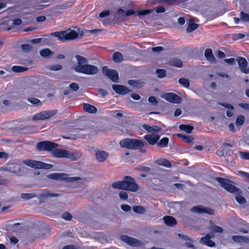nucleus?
<instances>
[{"label":"nucleus","mask_w":249,"mask_h":249,"mask_svg":"<svg viewBox=\"0 0 249 249\" xmlns=\"http://www.w3.org/2000/svg\"><path fill=\"white\" fill-rule=\"evenodd\" d=\"M170 64L178 68H181L183 65L182 61L177 58H174L171 60L170 61Z\"/></svg>","instance_id":"30"},{"label":"nucleus","mask_w":249,"mask_h":249,"mask_svg":"<svg viewBox=\"0 0 249 249\" xmlns=\"http://www.w3.org/2000/svg\"><path fill=\"white\" fill-rule=\"evenodd\" d=\"M23 162L26 165L35 168V169H39V163L40 161H36L32 160H26L23 161Z\"/></svg>","instance_id":"26"},{"label":"nucleus","mask_w":249,"mask_h":249,"mask_svg":"<svg viewBox=\"0 0 249 249\" xmlns=\"http://www.w3.org/2000/svg\"><path fill=\"white\" fill-rule=\"evenodd\" d=\"M127 83L129 85L134 88H141L144 84V83L140 80H129Z\"/></svg>","instance_id":"28"},{"label":"nucleus","mask_w":249,"mask_h":249,"mask_svg":"<svg viewBox=\"0 0 249 249\" xmlns=\"http://www.w3.org/2000/svg\"><path fill=\"white\" fill-rule=\"evenodd\" d=\"M53 167V165L51 164L40 161L39 169H51Z\"/></svg>","instance_id":"46"},{"label":"nucleus","mask_w":249,"mask_h":249,"mask_svg":"<svg viewBox=\"0 0 249 249\" xmlns=\"http://www.w3.org/2000/svg\"><path fill=\"white\" fill-rule=\"evenodd\" d=\"M232 238L235 242H240L244 241L245 237L240 235H233Z\"/></svg>","instance_id":"53"},{"label":"nucleus","mask_w":249,"mask_h":249,"mask_svg":"<svg viewBox=\"0 0 249 249\" xmlns=\"http://www.w3.org/2000/svg\"><path fill=\"white\" fill-rule=\"evenodd\" d=\"M117 14L118 16H119L120 17H125V11L123 10V9L122 8H119L117 11Z\"/></svg>","instance_id":"59"},{"label":"nucleus","mask_w":249,"mask_h":249,"mask_svg":"<svg viewBox=\"0 0 249 249\" xmlns=\"http://www.w3.org/2000/svg\"><path fill=\"white\" fill-rule=\"evenodd\" d=\"M204 55L206 59L210 62H215L216 59L213 54L212 50L211 49H207L204 52Z\"/></svg>","instance_id":"20"},{"label":"nucleus","mask_w":249,"mask_h":249,"mask_svg":"<svg viewBox=\"0 0 249 249\" xmlns=\"http://www.w3.org/2000/svg\"><path fill=\"white\" fill-rule=\"evenodd\" d=\"M169 143V138L164 137L162 138L159 142H157V146L160 148L166 147Z\"/></svg>","instance_id":"29"},{"label":"nucleus","mask_w":249,"mask_h":249,"mask_svg":"<svg viewBox=\"0 0 249 249\" xmlns=\"http://www.w3.org/2000/svg\"><path fill=\"white\" fill-rule=\"evenodd\" d=\"M62 217L66 220H71L72 218V215L69 212H64L62 215Z\"/></svg>","instance_id":"51"},{"label":"nucleus","mask_w":249,"mask_h":249,"mask_svg":"<svg viewBox=\"0 0 249 249\" xmlns=\"http://www.w3.org/2000/svg\"><path fill=\"white\" fill-rule=\"evenodd\" d=\"M135 169L138 171L144 172L147 174H149L151 171V168L150 167L142 166L138 167L136 168Z\"/></svg>","instance_id":"42"},{"label":"nucleus","mask_w":249,"mask_h":249,"mask_svg":"<svg viewBox=\"0 0 249 249\" xmlns=\"http://www.w3.org/2000/svg\"><path fill=\"white\" fill-rule=\"evenodd\" d=\"M239 106L245 110H249V104L240 103Z\"/></svg>","instance_id":"62"},{"label":"nucleus","mask_w":249,"mask_h":249,"mask_svg":"<svg viewBox=\"0 0 249 249\" xmlns=\"http://www.w3.org/2000/svg\"><path fill=\"white\" fill-rule=\"evenodd\" d=\"M113 60L115 62H121L123 60V55L121 53L117 52L113 54Z\"/></svg>","instance_id":"37"},{"label":"nucleus","mask_w":249,"mask_h":249,"mask_svg":"<svg viewBox=\"0 0 249 249\" xmlns=\"http://www.w3.org/2000/svg\"><path fill=\"white\" fill-rule=\"evenodd\" d=\"M62 68V67L61 65L59 64H56L52 66L51 67H50L49 69L51 71H57L61 70Z\"/></svg>","instance_id":"54"},{"label":"nucleus","mask_w":249,"mask_h":249,"mask_svg":"<svg viewBox=\"0 0 249 249\" xmlns=\"http://www.w3.org/2000/svg\"><path fill=\"white\" fill-rule=\"evenodd\" d=\"M111 187L114 189H122L131 192H136L139 189V185L135 179L129 176H125L122 181L114 182Z\"/></svg>","instance_id":"3"},{"label":"nucleus","mask_w":249,"mask_h":249,"mask_svg":"<svg viewBox=\"0 0 249 249\" xmlns=\"http://www.w3.org/2000/svg\"><path fill=\"white\" fill-rule=\"evenodd\" d=\"M112 87L114 91L118 94L125 95L131 91L127 87L122 85L114 84Z\"/></svg>","instance_id":"15"},{"label":"nucleus","mask_w":249,"mask_h":249,"mask_svg":"<svg viewBox=\"0 0 249 249\" xmlns=\"http://www.w3.org/2000/svg\"><path fill=\"white\" fill-rule=\"evenodd\" d=\"M66 176L65 173H52L47 176V178L52 179L64 180V176Z\"/></svg>","instance_id":"27"},{"label":"nucleus","mask_w":249,"mask_h":249,"mask_svg":"<svg viewBox=\"0 0 249 249\" xmlns=\"http://www.w3.org/2000/svg\"><path fill=\"white\" fill-rule=\"evenodd\" d=\"M159 133L147 134L144 136V139L150 145H153L155 144H157L158 142L159 141L160 135Z\"/></svg>","instance_id":"13"},{"label":"nucleus","mask_w":249,"mask_h":249,"mask_svg":"<svg viewBox=\"0 0 249 249\" xmlns=\"http://www.w3.org/2000/svg\"><path fill=\"white\" fill-rule=\"evenodd\" d=\"M144 142L142 140L132 139L131 149L139 150L143 153H146V151L143 148Z\"/></svg>","instance_id":"11"},{"label":"nucleus","mask_w":249,"mask_h":249,"mask_svg":"<svg viewBox=\"0 0 249 249\" xmlns=\"http://www.w3.org/2000/svg\"><path fill=\"white\" fill-rule=\"evenodd\" d=\"M119 196L121 199L123 200H127L128 198V195L124 191H121L119 193Z\"/></svg>","instance_id":"52"},{"label":"nucleus","mask_w":249,"mask_h":249,"mask_svg":"<svg viewBox=\"0 0 249 249\" xmlns=\"http://www.w3.org/2000/svg\"><path fill=\"white\" fill-rule=\"evenodd\" d=\"M179 128L181 130L184 131L188 133H191L194 129L193 126L188 124H181L179 125Z\"/></svg>","instance_id":"34"},{"label":"nucleus","mask_w":249,"mask_h":249,"mask_svg":"<svg viewBox=\"0 0 249 249\" xmlns=\"http://www.w3.org/2000/svg\"><path fill=\"white\" fill-rule=\"evenodd\" d=\"M238 154L241 159L249 160V152L239 151Z\"/></svg>","instance_id":"43"},{"label":"nucleus","mask_w":249,"mask_h":249,"mask_svg":"<svg viewBox=\"0 0 249 249\" xmlns=\"http://www.w3.org/2000/svg\"><path fill=\"white\" fill-rule=\"evenodd\" d=\"M192 210L200 213H207L210 215H213L214 213L213 209L201 205L193 207Z\"/></svg>","instance_id":"14"},{"label":"nucleus","mask_w":249,"mask_h":249,"mask_svg":"<svg viewBox=\"0 0 249 249\" xmlns=\"http://www.w3.org/2000/svg\"><path fill=\"white\" fill-rule=\"evenodd\" d=\"M21 48L23 51L26 52H29L32 49V46L28 44L21 45Z\"/></svg>","instance_id":"49"},{"label":"nucleus","mask_w":249,"mask_h":249,"mask_svg":"<svg viewBox=\"0 0 249 249\" xmlns=\"http://www.w3.org/2000/svg\"><path fill=\"white\" fill-rule=\"evenodd\" d=\"M162 98L173 104H179L182 101V99L179 95L172 92L164 93Z\"/></svg>","instance_id":"10"},{"label":"nucleus","mask_w":249,"mask_h":249,"mask_svg":"<svg viewBox=\"0 0 249 249\" xmlns=\"http://www.w3.org/2000/svg\"><path fill=\"white\" fill-rule=\"evenodd\" d=\"M52 154L53 156L55 158H65L71 159L72 160H75V157L73 153L60 148H55V149L53 150Z\"/></svg>","instance_id":"5"},{"label":"nucleus","mask_w":249,"mask_h":249,"mask_svg":"<svg viewBox=\"0 0 249 249\" xmlns=\"http://www.w3.org/2000/svg\"><path fill=\"white\" fill-rule=\"evenodd\" d=\"M156 11L157 13H162L165 11V9L163 7L159 6L156 8Z\"/></svg>","instance_id":"64"},{"label":"nucleus","mask_w":249,"mask_h":249,"mask_svg":"<svg viewBox=\"0 0 249 249\" xmlns=\"http://www.w3.org/2000/svg\"><path fill=\"white\" fill-rule=\"evenodd\" d=\"M83 109L85 111L91 114L96 113L97 111V109L95 107L88 103L84 104Z\"/></svg>","instance_id":"23"},{"label":"nucleus","mask_w":249,"mask_h":249,"mask_svg":"<svg viewBox=\"0 0 249 249\" xmlns=\"http://www.w3.org/2000/svg\"><path fill=\"white\" fill-rule=\"evenodd\" d=\"M28 68L20 66H14L12 67V70L15 72H22L27 71Z\"/></svg>","instance_id":"36"},{"label":"nucleus","mask_w":249,"mask_h":249,"mask_svg":"<svg viewBox=\"0 0 249 249\" xmlns=\"http://www.w3.org/2000/svg\"><path fill=\"white\" fill-rule=\"evenodd\" d=\"M239 68L242 72L245 74L249 73V68L247 67L248 62L245 58L239 56L237 58Z\"/></svg>","instance_id":"12"},{"label":"nucleus","mask_w":249,"mask_h":249,"mask_svg":"<svg viewBox=\"0 0 249 249\" xmlns=\"http://www.w3.org/2000/svg\"><path fill=\"white\" fill-rule=\"evenodd\" d=\"M39 53L42 57H46L51 55L52 52L49 49L46 48L40 50Z\"/></svg>","instance_id":"40"},{"label":"nucleus","mask_w":249,"mask_h":249,"mask_svg":"<svg viewBox=\"0 0 249 249\" xmlns=\"http://www.w3.org/2000/svg\"><path fill=\"white\" fill-rule=\"evenodd\" d=\"M103 74L107 76L113 82H118L119 76L118 72L115 70L109 69L107 67L104 66L102 69Z\"/></svg>","instance_id":"8"},{"label":"nucleus","mask_w":249,"mask_h":249,"mask_svg":"<svg viewBox=\"0 0 249 249\" xmlns=\"http://www.w3.org/2000/svg\"><path fill=\"white\" fill-rule=\"evenodd\" d=\"M225 61L230 65H233L235 63V59L234 58L225 59Z\"/></svg>","instance_id":"60"},{"label":"nucleus","mask_w":249,"mask_h":249,"mask_svg":"<svg viewBox=\"0 0 249 249\" xmlns=\"http://www.w3.org/2000/svg\"><path fill=\"white\" fill-rule=\"evenodd\" d=\"M156 72L159 78H162L166 76V72L164 69H157Z\"/></svg>","instance_id":"41"},{"label":"nucleus","mask_w":249,"mask_h":249,"mask_svg":"<svg viewBox=\"0 0 249 249\" xmlns=\"http://www.w3.org/2000/svg\"><path fill=\"white\" fill-rule=\"evenodd\" d=\"M36 196L35 193H22L20 195L21 198L25 200H28Z\"/></svg>","instance_id":"39"},{"label":"nucleus","mask_w":249,"mask_h":249,"mask_svg":"<svg viewBox=\"0 0 249 249\" xmlns=\"http://www.w3.org/2000/svg\"><path fill=\"white\" fill-rule=\"evenodd\" d=\"M120 239L131 247H139L141 246V243L139 240L126 235H121Z\"/></svg>","instance_id":"9"},{"label":"nucleus","mask_w":249,"mask_h":249,"mask_svg":"<svg viewBox=\"0 0 249 249\" xmlns=\"http://www.w3.org/2000/svg\"><path fill=\"white\" fill-rule=\"evenodd\" d=\"M57 37L60 40L65 41L72 40L78 37V35L75 30L69 29V32L63 31L56 32L52 34Z\"/></svg>","instance_id":"4"},{"label":"nucleus","mask_w":249,"mask_h":249,"mask_svg":"<svg viewBox=\"0 0 249 249\" xmlns=\"http://www.w3.org/2000/svg\"><path fill=\"white\" fill-rule=\"evenodd\" d=\"M155 163L157 165L162 166L167 168H170L172 164L170 161L164 158H160L155 161Z\"/></svg>","instance_id":"19"},{"label":"nucleus","mask_w":249,"mask_h":249,"mask_svg":"<svg viewBox=\"0 0 249 249\" xmlns=\"http://www.w3.org/2000/svg\"><path fill=\"white\" fill-rule=\"evenodd\" d=\"M219 104L220 106H221L223 107H225V108H229L231 110L234 109V107L233 106V105H232L231 104L226 103H219Z\"/></svg>","instance_id":"55"},{"label":"nucleus","mask_w":249,"mask_h":249,"mask_svg":"<svg viewBox=\"0 0 249 249\" xmlns=\"http://www.w3.org/2000/svg\"><path fill=\"white\" fill-rule=\"evenodd\" d=\"M27 100L31 104L36 106L40 105L41 104V101L39 99L35 97L28 98Z\"/></svg>","instance_id":"44"},{"label":"nucleus","mask_w":249,"mask_h":249,"mask_svg":"<svg viewBox=\"0 0 249 249\" xmlns=\"http://www.w3.org/2000/svg\"><path fill=\"white\" fill-rule=\"evenodd\" d=\"M58 144L54 142L45 141L39 142L36 143V148L39 151H51L53 149L57 147Z\"/></svg>","instance_id":"6"},{"label":"nucleus","mask_w":249,"mask_h":249,"mask_svg":"<svg viewBox=\"0 0 249 249\" xmlns=\"http://www.w3.org/2000/svg\"><path fill=\"white\" fill-rule=\"evenodd\" d=\"M19 169L18 165L13 163L9 165L8 167L6 168V171L13 173H17Z\"/></svg>","instance_id":"31"},{"label":"nucleus","mask_w":249,"mask_h":249,"mask_svg":"<svg viewBox=\"0 0 249 249\" xmlns=\"http://www.w3.org/2000/svg\"><path fill=\"white\" fill-rule=\"evenodd\" d=\"M132 139L124 138L121 140L119 142V145L121 147L125 148L128 149H131Z\"/></svg>","instance_id":"21"},{"label":"nucleus","mask_w":249,"mask_h":249,"mask_svg":"<svg viewBox=\"0 0 249 249\" xmlns=\"http://www.w3.org/2000/svg\"><path fill=\"white\" fill-rule=\"evenodd\" d=\"M240 18L244 22L249 21V14L241 11L240 13Z\"/></svg>","instance_id":"48"},{"label":"nucleus","mask_w":249,"mask_h":249,"mask_svg":"<svg viewBox=\"0 0 249 249\" xmlns=\"http://www.w3.org/2000/svg\"><path fill=\"white\" fill-rule=\"evenodd\" d=\"M70 88L73 91H77L79 89V86L77 83H72L70 85Z\"/></svg>","instance_id":"58"},{"label":"nucleus","mask_w":249,"mask_h":249,"mask_svg":"<svg viewBox=\"0 0 249 249\" xmlns=\"http://www.w3.org/2000/svg\"><path fill=\"white\" fill-rule=\"evenodd\" d=\"M57 112V110H49L46 111H43L38 113L33 116V120H44L49 119L52 116H53Z\"/></svg>","instance_id":"7"},{"label":"nucleus","mask_w":249,"mask_h":249,"mask_svg":"<svg viewBox=\"0 0 249 249\" xmlns=\"http://www.w3.org/2000/svg\"><path fill=\"white\" fill-rule=\"evenodd\" d=\"M59 195L56 193H51L48 190H44L43 192L38 195V198L40 201H44V200L49 197H57Z\"/></svg>","instance_id":"18"},{"label":"nucleus","mask_w":249,"mask_h":249,"mask_svg":"<svg viewBox=\"0 0 249 249\" xmlns=\"http://www.w3.org/2000/svg\"><path fill=\"white\" fill-rule=\"evenodd\" d=\"M198 27V24L195 23L193 21H190L189 24L186 28V31L188 33H190L195 30Z\"/></svg>","instance_id":"38"},{"label":"nucleus","mask_w":249,"mask_h":249,"mask_svg":"<svg viewBox=\"0 0 249 249\" xmlns=\"http://www.w3.org/2000/svg\"><path fill=\"white\" fill-rule=\"evenodd\" d=\"M149 102L150 103L157 105L158 104V101L156 100V98L154 96H150L148 98V99Z\"/></svg>","instance_id":"61"},{"label":"nucleus","mask_w":249,"mask_h":249,"mask_svg":"<svg viewBox=\"0 0 249 249\" xmlns=\"http://www.w3.org/2000/svg\"><path fill=\"white\" fill-rule=\"evenodd\" d=\"M163 219L167 226H174L177 224L176 219L172 216L166 215L164 216Z\"/></svg>","instance_id":"22"},{"label":"nucleus","mask_w":249,"mask_h":249,"mask_svg":"<svg viewBox=\"0 0 249 249\" xmlns=\"http://www.w3.org/2000/svg\"><path fill=\"white\" fill-rule=\"evenodd\" d=\"M81 179V178L79 177L64 178V180H66L68 182H74L80 180Z\"/></svg>","instance_id":"50"},{"label":"nucleus","mask_w":249,"mask_h":249,"mask_svg":"<svg viewBox=\"0 0 249 249\" xmlns=\"http://www.w3.org/2000/svg\"><path fill=\"white\" fill-rule=\"evenodd\" d=\"M133 212L135 213L143 214L146 212L145 208L142 206H134L132 207Z\"/></svg>","instance_id":"32"},{"label":"nucleus","mask_w":249,"mask_h":249,"mask_svg":"<svg viewBox=\"0 0 249 249\" xmlns=\"http://www.w3.org/2000/svg\"><path fill=\"white\" fill-rule=\"evenodd\" d=\"M152 12L151 10L150 9H146V10H143L141 11H134L133 9H129L128 10H127L125 11V17H128L131 15H135L136 14L137 16H145L148 15L150 14Z\"/></svg>","instance_id":"16"},{"label":"nucleus","mask_w":249,"mask_h":249,"mask_svg":"<svg viewBox=\"0 0 249 249\" xmlns=\"http://www.w3.org/2000/svg\"><path fill=\"white\" fill-rule=\"evenodd\" d=\"M177 136L186 142L190 143L194 140V138L190 136H187L181 134H177Z\"/></svg>","instance_id":"33"},{"label":"nucleus","mask_w":249,"mask_h":249,"mask_svg":"<svg viewBox=\"0 0 249 249\" xmlns=\"http://www.w3.org/2000/svg\"><path fill=\"white\" fill-rule=\"evenodd\" d=\"M110 14V12L109 10H104L100 13L99 16L101 18H104L106 16H109Z\"/></svg>","instance_id":"56"},{"label":"nucleus","mask_w":249,"mask_h":249,"mask_svg":"<svg viewBox=\"0 0 249 249\" xmlns=\"http://www.w3.org/2000/svg\"><path fill=\"white\" fill-rule=\"evenodd\" d=\"M97 160L99 162L105 161L108 157V154L105 151H98L96 153Z\"/></svg>","instance_id":"24"},{"label":"nucleus","mask_w":249,"mask_h":249,"mask_svg":"<svg viewBox=\"0 0 249 249\" xmlns=\"http://www.w3.org/2000/svg\"><path fill=\"white\" fill-rule=\"evenodd\" d=\"M211 230L214 232L221 233L223 231V229L219 226L213 225L211 226Z\"/></svg>","instance_id":"47"},{"label":"nucleus","mask_w":249,"mask_h":249,"mask_svg":"<svg viewBox=\"0 0 249 249\" xmlns=\"http://www.w3.org/2000/svg\"><path fill=\"white\" fill-rule=\"evenodd\" d=\"M121 208L124 211L127 212L131 210V207L128 204H122Z\"/></svg>","instance_id":"57"},{"label":"nucleus","mask_w":249,"mask_h":249,"mask_svg":"<svg viewBox=\"0 0 249 249\" xmlns=\"http://www.w3.org/2000/svg\"><path fill=\"white\" fill-rule=\"evenodd\" d=\"M245 120V118L243 115H239L236 118L235 124L238 126L241 125L244 123Z\"/></svg>","instance_id":"45"},{"label":"nucleus","mask_w":249,"mask_h":249,"mask_svg":"<svg viewBox=\"0 0 249 249\" xmlns=\"http://www.w3.org/2000/svg\"><path fill=\"white\" fill-rule=\"evenodd\" d=\"M178 83L180 85L185 88H190V81L189 80L185 78H180L178 80Z\"/></svg>","instance_id":"35"},{"label":"nucleus","mask_w":249,"mask_h":249,"mask_svg":"<svg viewBox=\"0 0 249 249\" xmlns=\"http://www.w3.org/2000/svg\"><path fill=\"white\" fill-rule=\"evenodd\" d=\"M142 126L147 132L152 133V134L160 133L161 132V128L157 125L150 126L147 124H143Z\"/></svg>","instance_id":"17"},{"label":"nucleus","mask_w":249,"mask_h":249,"mask_svg":"<svg viewBox=\"0 0 249 249\" xmlns=\"http://www.w3.org/2000/svg\"><path fill=\"white\" fill-rule=\"evenodd\" d=\"M46 19V18L44 16H38L36 18V21L37 22H41L44 21Z\"/></svg>","instance_id":"63"},{"label":"nucleus","mask_w":249,"mask_h":249,"mask_svg":"<svg viewBox=\"0 0 249 249\" xmlns=\"http://www.w3.org/2000/svg\"><path fill=\"white\" fill-rule=\"evenodd\" d=\"M75 57L77 60V65L74 67V70L76 72L87 75H94L98 72V67L94 65L88 64V61L85 57L76 55Z\"/></svg>","instance_id":"2"},{"label":"nucleus","mask_w":249,"mask_h":249,"mask_svg":"<svg viewBox=\"0 0 249 249\" xmlns=\"http://www.w3.org/2000/svg\"><path fill=\"white\" fill-rule=\"evenodd\" d=\"M215 180L219 183L220 186L224 189L231 193L236 195L235 199L238 203L244 204L246 203V199L241 195L242 191L240 189L233 185V182L231 180L221 177H216Z\"/></svg>","instance_id":"1"},{"label":"nucleus","mask_w":249,"mask_h":249,"mask_svg":"<svg viewBox=\"0 0 249 249\" xmlns=\"http://www.w3.org/2000/svg\"><path fill=\"white\" fill-rule=\"evenodd\" d=\"M211 238V237L210 236L207 235L206 236L202 237L201 238V242L208 247H213L215 246V244Z\"/></svg>","instance_id":"25"}]
</instances>
